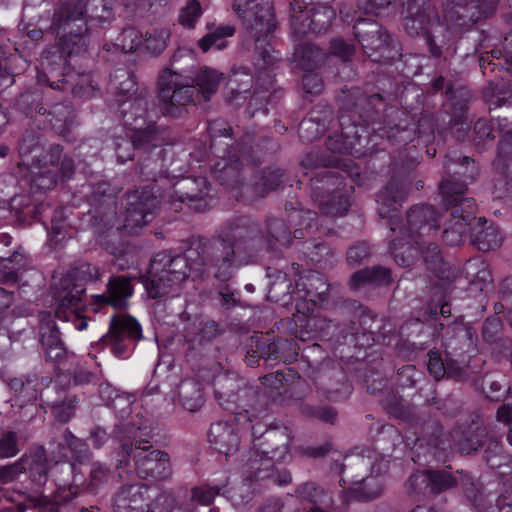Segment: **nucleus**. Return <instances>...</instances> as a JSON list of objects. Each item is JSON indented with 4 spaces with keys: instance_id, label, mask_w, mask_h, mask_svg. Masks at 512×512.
I'll use <instances>...</instances> for the list:
<instances>
[{
    "instance_id": "f257e3e1",
    "label": "nucleus",
    "mask_w": 512,
    "mask_h": 512,
    "mask_svg": "<svg viewBox=\"0 0 512 512\" xmlns=\"http://www.w3.org/2000/svg\"><path fill=\"white\" fill-rule=\"evenodd\" d=\"M262 244L258 224L246 216L235 217L223 223L212 237L194 239L185 255L156 253L142 283L148 296L156 299L175 292L188 277H208L210 270L217 280L227 282L238 268L252 262Z\"/></svg>"
},
{
    "instance_id": "f03ea898",
    "label": "nucleus",
    "mask_w": 512,
    "mask_h": 512,
    "mask_svg": "<svg viewBox=\"0 0 512 512\" xmlns=\"http://www.w3.org/2000/svg\"><path fill=\"white\" fill-rule=\"evenodd\" d=\"M403 27L411 37H423L434 59L452 57L456 53L459 28L466 23L462 6L453 0H400Z\"/></svg>"
},
{
    "instance_id": "7ed1b4c3",
    "label": "nucleus",
    "mask_w": 512,
    "mask_h": 512,
    "mask_svg": "<svg viewBox=\"0 0 512 512\" xmlns=\"http://www.w3.org/2000/svg\"><path fill=\"white\" fill-rule=\"evenodd\" d=\"M156 186H146L142 189L129 190L124 194V212L122 220L116 221V198L108 192L109 186L99 184L91 197L93 217L105 227L136 233L138 229L150 223L160 205V198L166 197L159 193Z\"/></svg>"
},
{
    "instance_id": "20e7f679",
    "label": "nucleus",
    "mask_w": 512,
    "mask_h": 512,
    "mask_svg": "<svg viewBox=\"0 0 512 512\" xmlns=\"http://www.w3.org/2000/svg\"><path fill=\"white\" fill-rule=\"evenodd\" d=\"M147 426L141 419H121L113 428V438L119 442L122 458L116 467L127 466L132 460L140 478L162 481L172 474L169 454L154 448L148 440Z\"/></svg>"
},
{
    "instance_id": "39448f33",
    "label": "nucleus",
    "mask_w": 512,
    "mask_h": 512,
    "mask_svg": "<svg viewBox=\"0 0 512 512\" xmlns=\"http://www.w3.org/2000/svg\"><path fill=\"white\" fill-rule=\"evenodd\" d=\"M232 10L240 20L246 35L254 41L256 64L260 69L273 65L277 57L269 49V38L277 26L272 0H233Z\"/></svg>"
},
{
    "instance_id": "423d86ee",
    "label": "nucleus",
    "mask_w": 512,
    "mask_h": 512,
    "mask_svg": "<svg viewBox=\"0 0 512 512\" xmlns=\"http://www.w3.org/2000/svg\"><path fill=\"white\" fill-rule=\"evenodd\" d=\"M214 395L225 410L234 415L239 425H245L266 410V397L248 386L235 373H226L214 379Z\"/></svg>"
},
{
    "instance_id": "0eeeda50",
    "label": "nucleus",
    "mask_w": 512,
    "mask_h": 512,
    "mask_svg": "<svg viewBox=\"0 0 512 512\" xmlns=\"http://www.w3.org/2000/svg\"><path fill=\"white\" fill-rule=\"evenodd\" d=\"M191 78L172 69H165L159 76V100L164 115L180 117L185 108L196 104L199 93L191 84Z\"/></svg>"
},
{
    "instance_id": "6e6552de",
    "label": "nucleus",
    "mask_w": 512,
    "mask_h": 512,
    "mask_svg": "<svg viewBox=\"0 0 512 512\" xmlns=\"http://www.w3.org/2000/svg\"><path fill=\"white\" fill-rule=\"evenodd\" d=\"M301 164L303 168L311 170V175L305 172L304 177H309V186L313 199L341 191L345 186L344 174L351 177L360 176L358 170L356 172H350L348 169L341 171L327 169L332 163L326 156L318 151L307 153Z\"/></svg>"
},
{
    "instance_id": "1a4fd4ad",
    "label": "nucleus",
    "mask_w": 512,
    "mask_h": 512,
    "mask_svg": "<svg viewBox=\"0 0 512 512\" xmlns=\"http://www.w3.org/2000/svg\"><path fill=\"white\" fill-rule=\"evenodd\" d=\"M341 133L330 136L326 140V146L335 153L351 154L361 157L366 154V145L369 143V133L362 121L350 114L342 112L340 116Z\"/></svg>"
},
{
    "instance_id": "9d476101",
    "label": "nucleus",
    "mask_w": 512,
    "mask_h": 512,
    "mask_svg": "<svg viewBox=\"0 0 512 512\" xmlns=\"http://www.w3.org/2000/svg\"><path fill=\"white\" fill-rule=\"evenodd\" d=\"M252 437L254 452L249 460L264 455L266 460L282 462L289 456L292 435L288 427H270L259 433L253 426Z\"/></svg>"
},
{
    "instance_id": "9b49d317",
    "label": "nucleus",
    "mask_w": 512,
    "mask_h": 512,
    "mask_svg": "<svg viewBox=\"0 0 512 512\" xmlns=\"http://www.w3.org/2000/svg\"><path fill=\"white\" fill-rule=\"evenodd\" d=\"M243 140L236 146H232L228 151V159L223 162H218L214 169L213 174L216 180L223 186L229 189H235L238 185H242L243 193H248L242 184L241 170L246 166L256 164V160L251 154V146L249 139Z\"/></svg>"
},
{
    "instance_id": "f8f14e48",
    "label": "nucleus",
    "mask_w": 512,
    "mask_h": 512,
    "mask_svg": "<svg viewBox=\"0 0 512 512\" xmlns=\"http://www.w3.org/2000/svg\"><path fill=\"white\" fill-rule=\"evenodd\" d=\"M109 15L104 0H68L55 10L53 25L60 30L76 22L87 24L88 19L106 20Z\"/></svg>"
},
{
    "instance_id": "ddd939ff",
    "label": "nucleus",
    "mask_w": 512,
    "mask_h": 512,
    "mask_svg": "<svg viewBox=\"0 0 512 512\" xmlns=\"http://www.w3.org/2000/svg\"><path fill=\"white\" fill-rule=\"evenodd\" d=\"M353 29L355 37L372 61L385 62L392 58L390 55V36L378 22L372 19L359 18Z\"/></svg>"
},
{
    "instance_id": "4468645a",
    "label": "nucleus",
    "mask_w": 512,
    "mask_h": 512,
    "mask_svg": "<svg viewBox=\"0 0 512 512\" xmlns=\"http://www.w3.org/2000/svg\"><path fill=\"white\" fill-rule=\"evenodd\" d=\"M142 338V329L130 315H114L108 332L102 336L101 343L109 347L116 357H124L130 351V342Z\"/></svg>"
},
{
    "instance_id": "2eb2a0df",
    "label": "nucleus",
    "mask_w": 512,
    "mask_h": 512,
    "mask_svg": "<svg viewBox=\"0 0 512 512\" xmlns=\"http://www.w3.org/2000/svg\"><path fill=\"white\" fill-rule=\"evenodd\" d=\"M209 183L204 177H185L177 180L167 194L170 208L181 210V204L187 202L195 211H202L207 206Z\"/></svg>"
},
{
    "instance_id": "dca6fc26",
    "label": "nucleus",
    "mask_w": 512,
    "mask_h": 512,
    "mask_svg": "<svg viewBox=\"0 0 512 512\" xmlns=\"http://www.w3.org/2000/svg\"><path fill=\"white\" fill-rule=\"evenodd\" d=\"M470 162H473V160L468 156L456 157L451 154L446 155L444 168L447 177L441 181L439 189L442 196V202L447 209H451L452 211L454 208L463 209V200H474L473 198L465 197L467 193V185L464 181H460L455 177L456 174H462L465 177L473 178V175H468L466 172L460 171H453V175L451 174L452 164L464 166Z\"/></svg>"
},
{
    "instance_id": "f3484780",
    "label": "nucleus",
    "mask_w": 512,
    "mask_h": 512,
    "mask_svg": "<svg viewBox=\"0 0 512 512\" xmlns=\"http://www.w3.org/2000/svg\"><path fill=\"white\" fill-rule=\"evenodd\" d=\"M457 484V476L453 475L450 471L445 469H429L411 474L405 486L409 495L424 496L427 493L440 494Z\"/></svg>"
},
{
    "instance_id": "a211bd4d",
    "label": "nucleus",
    "mask_w": 512,
    "mask_h": 512,
    "mask_svg": "<svg viewBox=\"0 0 512 512\" xmlns=\"http://www.w3.org/2000/svg\"><path fill=\"white\" fill-rule=\"evenodd\" d=\"M72 278L63 275L53 283V298L57 306L55 308V317L58 319L69 320L68 312L82 311L85 307L83 301L86 287L84 283H77Z\"/></svg>"
},
{
    "instance_id": "6ab92c4d",
    "label": "nucleus",
    "mask_w": 512,
    "mask_h": 512,
    "mask_svg": "<svg viewBox=\"0 0 512 512\" xmlns=\"http://www.w3.org/2000/svg\"><path fill=\"white\" fill-rule=\"evenodd\" d=\"M339 102L342 112L352 115L364 124L374 121L378 111L385 106L381 94L367 95L359 88L352 89L348 94L344 93Z\"/></svg>"
},
{
    "instance_id": "aec40b11",
    "label": "nucleus",
    "mask_w": 512,
    "mask_h": 512,
    "mask_svg": "<svg viewBox=\"0 0 512 512\" xmlns=\"http://www.w3.org/2000/svg\"><path fill=\"white\" fill-rule=\"evenodd\" d=\"M462 208L451 210L449 218L445 222L443 240L447 245H459L466 235L471 231L472 221H475L476 203L474 200H463Z\"/></svg>"
},
{
    "instance_id": "412c9836",
    "label": "nucleus",
    "mask_w": 512,
    "mask_h": 512,
    "mask_svg": "<svg viewBox=\"0 0 512 512\" xmlns=\"http://www.w3.org/2000/svg\"><path fill=\"white\" fill-rule=\"evenodd\" d=\"M53 316L48 311H40L39 319V340L49 361L61 362L67 355V349L61 340L59 329Z\"/></svg>"
},
{
    "instance_id": "4be33fe9",
    "label": "nucleus",
    "mask_w": 512,
    "mask_h": 512,
    "mask_svg": "<svg viewBox=\"0 0 512 512\" xmlns=\"http://www.w3.org/2000/svg\"><path fill=\"white\" fill-rule=\"evenodd\" d=\"M409 190V183L393 177L377 195L378 213L382 218L388 219V225L393 232L396 230L394 219L397 218V205L406 199Z\"/></svg>"
},
{
    "instance_id": "5701e85b",
    "label": "nucleus",
    "mask_w": 512,
    "mask_h": 512,
    "mask_svg": "<svg viewBox=\"0 0 512 512\" xmlns=\"http://www.w3.org/2000/svg\"><path fill=\"white\" fill-rule=\"evenodd\" d=\"M41 70L37 73L39 84H48L52 89L66 90L74 74L63 72L64 59L58 51H44L41 56Z\"/></svg>"
},
{
    "instance_id": "b1692460",
    "label": "nucleus",
    "mask_w": 512,
    "mask_h": 512,
    "mask_svg": "<svg viewBox=\"0 0 512 512\" xmlns=\"http://www.w3.org/2000/svg\"><path fill=\"white\" fill-rule=\"evenodd\" d=\"M296 290L300 297L313 306L325 307L329 303L334 287L320 273L309 271L299 277Z\"/></svg>"
},
{
    "instance_id": "393cba45",
    "label": "nucleus",
    "mask_w": 512,
    "mask_h": 512,
    "mask_svg": "<svg viewBox=\"0 0 512 512\" xmlns=\"http://www.w3.org/2000/svg\"><path fill=\"white\" fill-rule=\"evenodd\" d=\"M133 292L132 278L125 275L114 276L107 282L104 293L93 296V303L99 307L125 309Z\"/></svg>"
},
{
    "instance_id": "a878e982",
    "label": "nucleus",
    "mask_w": 512,
    "mask_h": 512,
    "mask_svg": "<svg viewBox=\"0 0 512 512\" xmlns=\"http://www.w3.org/2000/svg\"><path fill=\"white\" fill-rule=\"evenodd\" d=\"M149 487L142 483L122 486L114 498L115 512H149Z\"/></svg>"
},
{
    "instance_id": "bb28decb",
    "label": "nucleus",
    "mask_w": 512,
    "mask_h": 512,
    "mask_svg": "<svg viewBox=\"0 0 512 512\" xmlns=\"http://www.w3.org/2000/svg\"><path fill=\"white\" fill-rule=\"evenodd\" d=\"M45 397V404L59 422L66 423L74 416L78 403L76 395L67 394L58 385H52L46 389Z\"/></svg>"
},
{
    "instance_id": "cd10ccee",
    "label": "nucleus",
    "mask_w": 512,
    "mask_h": 512,
    "mask_svg": "<svg viewBox=\"0 0 512 512\" xmlns=\"http://www.w3.org/2000/svg\"><path fill=\"white\" fill-rule=\"evenodd\" d=\"M150 101L146 93L124 101L121 104L122 122L128 129L139 130L143 125L155 122L149 114Z\"/></svg>"
},
{
    "instance_id": "c85d7f7f",
    "label": "nucleus",
    "mask_w": 512,
    "mask_h": 512,
    "mask_svg": "<svg viewBox=\"0 0 512 512\" xmlns=\"http://www.w3.org/2000/svg\"><path fill=\"white\" fill-rule=\"evenodd\" d=\"M408 230L411 236L429 235L439 228L438 214L433 206L415 205L407 212Z\"/></svg>"
},
{
    "instance_id": "c756f323",
    "label": "nucleus",
    "mask_w": 512,
    "mask_h": 512,
    "mask_svg": "<svg viewBox=\"0 0 512 512\" xmlns=\"http://www.w3.org/2000/svg\"><path fill=\"white\" fill-rule=\"evenodd\" d=\"M209 442L226 457L233 455L240 446L237 429L227 422H217L211 425L208 432Z\"/></svg>"
},
{
    "instance_id": "7c9ffc66",
    "label": "nucleus",
    "mask_w": 512,
    "mask_h": 512,
    "mask_svg": "<svg viewBox=\"0 0 512 512\" xmlns=\"http://www.w3.org/2000/svg\"><path fill=\"white\" fill-rule=\"evenodd\" d=\"M165 149L156 147L149 153L139 155L137 173L143 181L157 182L168 177L165 163Z\"/></svg>"
},
{
    "instance_id": "2f4dec72",
    "label": "nucleus",
    "mask_w": 512,
    "mask_h": 512,
    "mask_svg": "<svg viewBox=\"0 0 512 512\" xmlns=\"http://www.w3.org/2000/svg\"><path fill=\"white\" fill-rule=\"evenodd\" d=\"M28 256L19 246L12 251L0 249V280L5 283L18 281L19 272L28 265Z\"/></svg>"
},
{
    "instance_id": "473e14b6",
    "label": "nucleus",
    "mask_w": 512,
    "mask_h": 512,
    "mask_svg": "<svg viewBox=\"0 0 512 512\" xmlns=\"http://www.w3.org/2000/svg\"><path fill=\"white\" fill-rule=\"evenodd\" d=\"M28 256L19 246L12 251L0 249V280L5 283L18 281L19 272L28 265Z\"/></svg>"
},
{
    "instance_id": "72a5a7b5",
    "label": "nucleus",
    "mask_w": 512,
    "mask_h": 512,
    "mask_svg": "<svg viewBox=\"0 0 512 512\" xmlns=\"http://www.w3.org/2000/svg\"><path fill=\"white\" fill-rule=\"evenodd\" d=\"M471 242L480 251H489L498 248L502 242V236L496 226L487 225L484 218H476L472 221Z\"/></svg>"
},
{
    "instance_id": "f704fd0d",
    "label": "nucleus",
    "mask_w": 512,
    "mask_h": 512,
    "mask_svg": "<svg viewBox=\"0 0 512 512\" xmlns=\"http://www.w3.org/2000/svg\"><path fill=\"white\" fill-rule=\"evenodd\" d=\"M39 169L56 170L63 178H71L74 173V161L71 157L63 155V147L52 144L38 159Z\"/></svg>"
},
{
    "instance_id": "c9c22d12",
    "label": "nucleus",
    "mask_w": 512,
    "mask_h": 512,
    "mask_svg": "<svg viewBox=\"0 0 512 512\" xmlns=\"http://www.w3.org/2000/svg\"><path fill=\"white\" fill-rule=\"evenodd\" d=\"M25 459L22 464L25 472L28 470L30 478L38 485H44L48 480V460L46 449L43 446L33 447L29 454L23 455Z\"/></svg>"
},
{
    "instance_id": "e433bc0d",
    "label": "nucleus",
    "mask_w": 512,
    "mask_h": 512,
    "mask_svg": "<svg viewBox=\"0 0 512 512\" xmlns=\"http://www.w3.org/2000/svg\"><path fill=\"white\" fill-rule=\"evenodd\" d=\"M258 462V459L248 460L247 472L251 479L255 481L268 480L277 485H287L291 483L292 476L290 472L287 470H276L274 468L275 461H270L269 459L265 460V468L258 467Z\"/></svg>"
},
{
    "instance_id": "4c0bfd02",
    "label": "nucleus",
    "mask_w": 512,
    "mask_h": 512,
    "mask_svg": "<svg viewBox=\"0 0 512 512\" xmlns=\"http://www.w3.org/2000/svg\"><path fill=\"white\" fill-rule=\"evenodd\" d=\"M324 50L318 46L305 42L296 46L293 53V60L305 71H313L319 68L326 58Z\"/></svg>"
},
{
    "instance_id": "58836bf2",
    "label": "nucleus",
    "mask_w": 512,
    "mask_h": 512,
    "mask_svg": "<svg viewBox=\"0 0 512 512\" xmlns=\"http://www.w3.org/2000/svg\"><path fill=\"white\" fill-rule=\"evenodd\" d=\"M178 400L189 412L199 410L204 404L203 389L200 382L194 379H185L178 386Z\"/></svg>"
},
{
    "instance_id": "ea45409f",
    "label": "nucleus",
    "mask_w": 512,
    "mask_h": 512,
    "mask_svg": "<svg viewBox=\"0 0 512 512\" xmlns=\"http://www.w3.org/2000/svg\"><path fill=\"white\" fill-rule=\"evenodd\" d=\"M291 30L296 38H302L313 33L311 11L301 0L290 2Z\"/></svg>"
},
{
    "instance_id": "a19ab883",
    "label": "nucleus",
    "mask_w": 512,
    "mask_h": 512,
    "mask_svg": "<svg viewBox=\"0 0 512 512\" xmlns=\"http://www.w3.org/2000/svg\"><path fill=\"white\" fill-rule=\"evenodd\" d=\"M76 26V31L71 29L60 37L61 51L69 57L86 52L89 45L87 24L80 23Z\"/></svg>"
},
{
    "instance_id": "79ce46f5",
    "label": "nucleus",
    "mask_w": 512,
    "mask_h": 512,
    "mask_svg": "<svg viewBox=\"0 0 512 512\" xmlns=\"http://www.w3.org/2000/svg\"><path fill=\"white\" fill-rule=\"evenodd\" d=\"M303 253L313 264L321 269H330L337 262L334 251L324 242H304Z\"/></svg>"
},
{
    "instance_id": "37998d69",
    "label": "nucleus",
    "mask_w": 512,
    "mask_h": 512,
    "mask_svg": "<svg viewBox=\"0 0 512 512\" xmlns=\"http://www.w3.org/2000/svg\"><path fill=\"white\" fill-rule=\"evenodd\" d=\"M132 132L131 138L139 155L156 150V147H162L155 122L145 124L139 130H132Z\"/></svg>"
},
{
    "instance_id": "c03bdc74",
    "label": "nucleus",
    "mask_w": 512,
    "mask_h": 512,
    "mask_svg": "<svg viewBox=\"0 0 512 512\" xmlns=\"http://www.w3.org/2000/svg\"><path fill=\"white\" fill-rule=\"evenodd\" d=\"M45 123L49 124L59 134L69 132L73 124V112L70 106L64 104H56L50 110L46 109L44 115Z\"/></svg>"
},
{
    "instance_id": "a18cd8bd",
    "label": "nucleus",
    "mask_w": 512,
    "mask_h": 512,
    "mask_svg": "<svg viewBox=\"0 0 512 512\" xmlns=\"http://www.w3.org/2000/svg\"><path fill=\"white\" fill-rule=\"evenodd\" d=\"M283 183V172L279 168H267L261 173L258 181L252 186H245L244 188L249 191L253 190L254 195L257 197H264L270 191L276 190Z\"/></svg>"
},
{
    "instance_id": "49530a36",
    "label": "nucleus",
    "mask_w": 512,
    "mask_h": 512,
    "mask_svg": "<svg viewBox=\"0 0 512 512\" xmlns=\"http://www.w3.org/2000/svg\"><path fill=\"white\" fill-rule=\"evenodd\" d=\"M314 200L318 203L320 211L331 217L342 216L350 207L349 199L342 190Z\"/></svg>"
},
{
    "instance_id": "de8ad7c7",
    "label": "nucleus",
    "mask_w": 512,
    "mask_h": 512,
    "mask_svg": "<svg viewBox=\"0 0 512 512\" xmlns=\"http://www.w3.org/2000/svg\"><path fill=\"white\" fill-rule=\"evenodd\" d=\"M10 389L14 391L20 405L32 403L38 398V381L36 377L13 378L8 383Z\"/></svg>"
},
{
    "instance_id": "09e8293b",
    "label": "nucleus",
    "mask_w": 512,
    "mask_h": 512,
    "mask_svg": "<svg viewBox=\"0 0 512 512\" xmlns=\"http://www.w3.org/2000/svg\"><path fill=\"white\" fill-rule=\"evenodd\" d=\"M350 283L353 288L366 284H387L389 283V271L379 266L365 268L353 273Z\"/></svg>"
},
{
    "instance_id": "8fccbe9b",
    "label": "nucleus",
    "mask_w": 512,
    "mask_h": 512,
    "mask_svg": "<svg viewBox=\"0 0 512 512\" xmlns=\"http://www.w3.org/2000/svg\"><path fill=\"white\" fill-rule=\"evenodd\" d=\"M235 33L234 26H219L214 31L209 32L198 41V46L203 52H207L212 47L222 50L227 46V37L233 36Z\"/></svg>"
},
{
    "instance_id": "3c124183",
    "label": "nucleus",
    "mask_w": 512,
    "mask_h": 512,
    "mask_svg": "<svg viewBox=\"0 0 512 512\" xmlns=\"http://www.w3.org/2000/svg\"><path fill=\"white\" fill-rule=\"evenodd\" d=\"M268 245L270 247L289 246L292 236L289 227L281 219L272 218L267 222Z\"/></svg>"
},
{
    "instance_id": "603ef678",
    "label": "nucleus",
    "mask_w": 512,
    "mask_h": 512,
    "mask_svg": "<svg viewBox=\"0 0 512 512\" xmlns=\"http://www.w3.org/2000/svg\"><path fill=\"white\" fill-rule=\"evenodd\" d=\"M70 88L75 97L81 99H89L98 91V84L94 82L92 75L89 73L74 74L67 86Z\"/></svg>"
},
{
    "instance_id": "864d4df0",
    "label": "nucleus",
    "mask_w": 512,
    "mask_h": 512,
    "mask_svg": "<svg viewBox=\"0 0 512 512\" xmlns=\"http://www.w3.org/2000/svg\"><path fill=\"white\" fill-rule=\"evenodd\" d=\"M195 82L198 86L199 95L201 94L204 100L207 101L217 91L220 75L215 70L205 68L197 73Z\"/></svg>"
},
{
    "instance_id": "5fc2aeb1",
    "label": "nucleus",
    "mask_w": 512,
    "mask_h": 512,
    "mask_svg": "<svg viewBox=\"0 0 512 512\" xmlns=\"http://www.w3.org/2000/svg\"><path fill=\"white\" fill-rule=\"evenodd\" d=\"M111 81L120 95L128 97L127 100L132 99L131 97L137 92L135 75L125 68L117 69L111 75Z\"/></svg>"
},
{
    "instance_id": "6e6d98bb",
    "label": "nucleus",
    "mask_w": 512,
    "mask_h": 512,
    "mask_svg": "<svg viewBox=\"0 0 512 512\" xmlns=\"http://www.w3.org/2000/svg\"><path fill=\"white\" fill-rule=\"evenodd\" d=\"M486 397L492 401H500L509 392L510 387L503 376H485L482 382Z\"/></svg>"
},
{
    "instance_id": "4d7b16f0",
    "label": "nucleus",
    "mask_w": 512,
    "mask_h": 512,
    "mask_svg": "<svg viewBox=\"0 0 512 512\" xmlns=\"http://www.w3.org/2000/svg\"><path fill=\"white\" fill-rule=\"evenodd\" d=\"M222 334V330L215 321H206L200 323L197 332L191 338L194 349H200L206 344L212 342L215 338Z\"/></svg>"
},
{
    "instance_id": "13d9d810",
    "label": "nucleus",
    "mask_w": 512,
    "mask_h": 512,
    "mask_svg": "<svg viewBox=\"0 0 512 512\" xmlns=\"http://www.w3.org/2000/svg\"><path fill=\"white\" fill-rule=\"evenodd\" d=\"M296 494L303 500L314 504H330L332 500L324 488L315 482H305L296 489Z\"/></svg>"
},
{
    "instance_id": "bf43d9fd",
    "label": "nucleus",
    "mask_w": 512,
    "mask_h": 512,
    "mask_svg": "<svg viewBox=\"0 0 512 512\" xmlns=\"http://www.w3.org/2000/svg\"><path fill=\"white\" fill-rule=\"evenodd\" d=\"M354 497L360 501L377 498L382 492V486L376 477L363 478L351 489Z\"/></svg>"
},
{
    "instance_id": "052dcab7",
    "label": "nucleus",
    "mask_w": 512,
    "mask_h": 512,
    "mask_svg": "<svg viewBox=\"0 0 512 512\" xmlns=\"http://www.w3.org/2000/svg\"><path fill=\"white\" fill-rule=\"evenodd\" d=\"M417 249L423 257L427 268L431 271L437 272L441 270L443 265V257L437 244L432 242H418L416 241Z\"/></svg>"
},
{
    "instance_id": "680f3d73",
    "label": "nucleus",
    "mask_w": 512,
    "mask_h": 512,
    "mask_svg": "<svg viewBox=\"0 0 512 512\" xmlns=\"http://www.w3.org/2000/svg\"><path fill=\"white\" fill-rule=\"evenodd\" d=\"M17 108L31 117L44 116L46 108L40 103L39 95L32 92L22 93L16 101Z\"/></svg>"
},
{
    "instance_id": "e2e57ef3",
    "label": "nucleus",
    "mask_w": 512,
    "mask_h": 512,
    "mask_svg": "<svg viewBox=\"0 0 512 512\" xmlns=\"http://www.w3.org/2000/svg\"><path fill=\"white\" fill-rule=\"evenodd\" d=\"M225 486L200 485L191 489V501L200 505L209 506L217 495H225Z\"/></svg>"
},
{
    "instance_id": "0e129e2a",
    "label": "nucleus",
    "mask_w": 512,
    "mask_h": 512,
    "mask_svg": "<svg viewBox=\"0 0 512 512\" xmlns=\"http://www.w3.org/2000/svg\"><path fill=\"white\" fill-rule=\"evenodd\" d=\"M486 438L484 428L477 427L456 441L458 450L463 454H469L483 446Z\"/></svg>"
},
{
    "instance_id": "69168bd1",
    "label": "nucleus",
    "mask_w": 512,
    "mask_h": 512,
    "mask_svg": "<svg viewBox=\"0 0 512 512\" xmlns=\"http://www.w3.org/2000/svg\"><path fill=\"white\" fill-rule=\"evenodd\" d=\"M71 438V431L64 429L55 433L49 442L51 454L58 460H70L69 445Z\"/></svg>"
},
{
    "instance_id": "338daca9",
    "label": "nucleus",
    "mask_w": 512,
    "mask_h": 512,
    "mask_svg": "<svg viewBox=\"0 0 512 512\" xmlns=\"http://www.w3.org/2000/svg\"><path fill=\"white\" fill-rule=\"evenodd\" d=\"M458 484L464 491L466 497L474 503L480 505L482 498V485L469 474L457 471Z\"/></svg>"
},
{
    "instance_id": "774afa93",
    "label": "nucleus",
    "mask_w": 512,
    "mask_h": 512,
    "mask_svg": "<svg viewBox=\"0 0 512 512\" xmlns=\"http://www.w3.org/2000/svg\"><path fill=\"white\" fill-rule=\"evenodd\" d=\"M312 16L313 33L319 34L326 31L335 17L334 10L328 6L310 8Z\"/></svg>"
}]
</instances>
